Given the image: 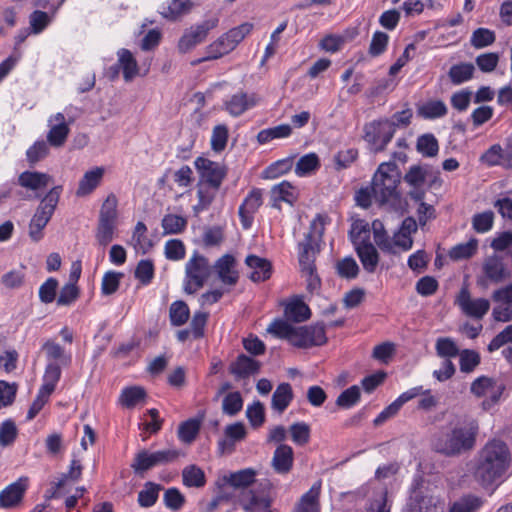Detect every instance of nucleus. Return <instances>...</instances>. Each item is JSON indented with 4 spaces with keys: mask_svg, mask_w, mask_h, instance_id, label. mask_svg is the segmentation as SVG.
Here are the masks:
<instances>
[{
    "mask_svg": "<svg viewBox=\"0 0 512 512\" xmlns=\"http://www.w3.org/2000/svg\"><path fill=\"white\" fill-rule=\"evenodd\" d=\"M511 464V453L505 442L488 441L476 454L470 471L474 480L487 489L500 482Z\"/></svg>",
    "mask_w": 512,
    "mask_h": 512,
    "instance_id": "1",
    "label": "nucleus"
},
{
    "mask_svg": "<svg viewBox=\"0 0 512 512\" xmlns=\"http://www.w3.org/2000/svg\"><path fill=\"white\" fill-rule=\"evenodd\" d=\"M267 331L274 336L286 339L295 347L310 348L326 343L327 337L323 324L294 327L284 320H274Z\"/></svg>",
    "mask_w": 512,
    "mask_h": 512,
    "instance_id": "2",
    "label": "nucleus"
},
{
    "mask_svg": "<svg viewBox=\"0 0 512 512\" xmlns=\"http://www.w3.org/2000/svg\"><path fill=\"white\" fill-rule=\"evenodd\" d=\"M400 183V173L394 162L381 163L375 172L371 190L374 200L381 206H395L400 194L397 190Z\"/></svg>",
    "mask_w": 512,
    "mask_h": 512,
    "instance_id": "3",
    "label": "nucleus"
},
{
    "mask_svg": "<svg viewBox=\"0 0 512 512\" xmlns=\"http://www.w3.org/2000/svg\"><path fill=\"white\" fill-rule=\"evenodd\" d=\"M257 471L253 468H245L231 472L223 477L225 485L229 486L238 494V505L245 512H252L257 505H263L262 500L254 486L257 482Z\"/></svg>",
    "mask_w": 512,
    "mask_h": 512,
    "instance_id": "4",
    "label": "nucleus"
},
{
    "mask_svg": "<svg viewBox=\"0 0 512 512\" xmlns=\"http://www.w3.org/2000/svg\"><path fill=\"white\" fill-rule=\"evenodd\" d=\"M479 426L476 420H469L457 426L436 443L437 451L451 456L474 447Z\"/></svg>",
    "mask_w": 512,
    "mask_h": 512,
    "instance_id": "5",
    "label": "nucleus"
},
{
    "mask_svg": "<svg viewBox=\"0 0 512 512\" xmlns=\"http://www.w3.org/2000/svg\"><path fill=\"white\" fill-rule=\"evenodd\" d=\"M62 192V186H55L42 198L29 223V236L38 242L43 238V229L53 216Z\"/></svg>",
    "mask_w": 512,
    "mask_h": 512,
    "instance_id": "6",
    "label": "nucleus"
},
{
    "mask_svg": "<svg viewBox=\"0 0 512 512\" xmlns=\"http://www.w3.org/2000/svg\"><path fill=\"white\" fill-rule=\"evenodd\" d=\"M117 223L118 199L115 194L111 193L103 201L99 211L95 237L100 246L106 247L113 241Z\"/></svg>",
    "mask_w": 512,
    "mask_h": 512,
    "instance_id": "7",
    "label": "nucleus"
},
{
    "mask_svg": "<svg viewBox=\"0 0 512 512\" xmlns=\"http://www.w3.org/2000/svg\"><path fill=\"white\" fill-rule=\"evenodd\" d=\"M324 218L318 214L310 223V231L299 244V264L302 273H311L315 270L314 261L318 252V242L324 233Z\"/></svg>",
    "mask_w": 512,
    "mask_h": 512,
    "instance_id": "8",
    "label": "nucleus"
},
{
    "mask_svg": "<svg viewBox=\"0 0 512 512\" xmlns=\"http://www.w3.org/2000/svg\"><path fill=\"white\" fill-rule=\"evenodd\" d=\"M210 273L211 266L208 260L194 252L185 265L184 291L187 294H194L204 286Z\"/></svg>",
    "mask_w": 512,
    "mask_h": 512,
    "instance_id": "9",
    "label": "nucleus"
},
{
    "mask_svg": "<svg viewBox=\"0 0 512 512\" xmlns=\"http://www.w3.org/2000/svg\"><path fill=\"white\" fill-rule=\"evenodd\" d=\"M395 133L394 124L389 119L371 121L364 126V140L373 153L383 151Z\"/></svg>",
    "mask_w": 512,
    "mask_h": 512,
    "instance_id": "10",
    "label": "nucleus"
},
{
    "mask_svg": "<svg viewBox=\"0 0 512 512\" xmlns=\"http://www.w3.org/2000/svg\"><path fill=\"white\" fill-rule=\"evenodd\" d=\"M181 455L177 449H164L155 452H149L146 449L139 451L130 467L136 474H143L153 467L165 465L174 462Z\"/></svg>",
    "mask_w": 512,
    "mask_h": 512,
    "instance_id": "11",
    "label": "nucleus"
},
{
    "mask_svg": "<svg viewBox=\"0 0 512 512\" xmlns=\"http://www.w3.org/2000/svg\"><path fill=\"white\" fill-rule=\"evenodd\" d=\"M194 165L199 174L200 185H206L214 191H218L226 177V167L219 162L204 157L196 158Z\"/></svg>",
    "mask_w": 512,
    "mask_h": 512,
    "instance_id": "12",
    "label": "nucleus"
},
{
    "mask_svg": "<svg viewBox=\"0 0 512 512\" xmlns=\"http://www.w3.org/2000/svg\"><path fill=\"white\" fill-rule=\"evenodd\" d=\"M504 387L493 378L480 376L476 378L470 386V392L477 398H485L481 404L484 410H489L495 405L502 393Z\"/></svg>",
    "mask_w": 512,
    "mask_h": 512,
    "instance_id": "13",
    "label": "nucleus"
},
{
    "mask_svg": "<svg viewBox=\"0 0 512 512\" xmlns=\"http://www.w3.org/2000/svg\"><path fill=\"white\" fill-rule=\"evenodd\" d=\"M219 23V18L213 16L204 20L200 24H196L187 29L178 42V49L181 53H186L193 49L198 44L202 43L209 31L216 28Z\"/></svg>",
    "mask_w": 512,
    "mask_h": 512,
    "instance_id": "14",
    "label": "nucleus"
},
{
    "mask_svg": "<svg viewBox=\"0 0 512 512\" xmlns=\"http://www.w3.org/2000/svg\"><path fill=\"white\" fill-rule=\"evenodd\" d=\"M455 305L467 317L481 320L490 309V302L486 298H472L468 287L463 286L455 299Z\"/></svg>",
    "mask_w": 512,
    "mask_h": 512,
    "instance_id": "15",
    "label": "nucleus"
},
{
    "mask_svg": "<svg viewBox=\"0 0 512 512\" xmlns=\"http://www.w3.org/2000/svg\"><path fill=\"white\" fill-rule=\"evenodd\" d=\"M73 120H66L63 113L51 115L48 119L49 131L47 133V141L53 147H61L67 140L70 133L69 124Z\"/></svg>",
    "mask_w": 512,
    "mask_h": 512,
    "instance_id": "16",
    "label": "nucleus"
},
{
    "mask_svg": "<svg viewBox=\"0 0 512 512\" xmlns=\"http://www.w3.org/2000/svg\"><path fill=\"white\" fill-rule=\"evenodd\" d=\"M484 278H479L477 283L486 286V280L493 283H500L507 277L506 268L501 256L492 254L487 256L482 264Z\"/></svg>",
    "mask_w": 512,
    "mask_h": 512,
    "instance_id": "17",
    "label": "nucleus"
},
{
    "mask_svg": "<svg viewBox=\"0 0 512 512\" xmlns=\"http://www.w3.org/2000/svg\"><path fill=\"white\" fill-rule=\"evenodd\" d=\"M410 504L411 512H443L444 500L431 491L415 493Z\"/></svg>",
    "mask_w": 512,
    "mask_h": 512,
    "instance_id": "18",
    "label": "nucleus"
},
{
    "mask_svg": "<svg viewBox=\"0 0 512 512\" xmlns=\"http://www.w3.org/2000/svg\"><path fill=\"white\" fill-rule=\"evenodd\" d=\"M28 487V478L21 477L0 492V507L9 509L21 503Z\"/></svg>",
    "mask_w": 512,
    "mask_h": 512,
    "instance_id": "19",
    "label": "nucleus"
},
{
    "mask_svg": "<svg viewBox=\"0 0 512 512\" xmlns=\"http://www.w3.org/2000/svg\"><path fill=\"white\" fill-rule=\"evenodd\" d=\"M247 430L242 422L229 424L224 429V438L218 441V449L221 454H230L235 449V444L245 439Z\"/></svg>",
    "mask_w": 512,
    "mask_h": 512,
    "instance_id": "20",
    "label": "nucleus"
},
{
    "mask_svg": "<svg viewBox=\"0 0 512 512\" xmlns=\"http://www.w3.org/2000/svg\"><path fill=\"white\" fill-rule=\"evenodd\" d=\"M259 100L260 99L256 94L238 92L232 95L225 102V109L231 116L238 117L247 110L255 107L258 104Z\"/></svg>",
    "mask_w": 512,
    "mask_h": 512,
    "instance_id": "21",
    "label": "nucleus"
},
{
    "mask_svg": "<svg viewBox=\"0 0 512 512\" xmlns=\"http://www.w3.org/2000/svg\"><path fill=\"white\" fill-rule=\"evenodd\" d=\"M262 205V192L260 189H253L244 199L239 207V216L242 226L247 229L251 226L253 215Z\"/></svg>",
    "mask_w": 512,
    "mask_h": 512,
    "instance_id": "22",
    "label": "nucleus"
},
{
    "mask_svg": "<svg viewBox=\"0 0 512 512\" xmlns=\"http://www.w3.org/2000/svg\"><path fill=\"white\" fill-rule=\"evenodd\" d=\"M321 480L316 481L311 488L301 496L292 512H320Z\"/></svg>",
    "mask_w": 512,
    "mask_h": 512,
    "instance_id": "23",
    "label": "nucleus"
},
{
    "mask_svg": "<svg viewBox=\"0 0 512 512\" xmlns=\"http://www.w3.org/2000/svg\"><path fill=\"white\" fill-rule=\"evenodd\" d=\"M294 463V452L291 446L280 444L274 451L271 466L278 474H288Z\"/></svg>",
    "mask_w": 512,
    "mask_h": 512,
    "instance_id": "24",
    "label": "nucleus"
},
{
    "mask_svg": "<svg viewBox=\"0 0 512 512\" xmlns=\"http://www.w3.org/2000/svg\"><path fill=\"white\" fill-rule=\"evenodd\" d=\"M297 197V189L290 182L282 181L281 183L274 185L271 189V206L273 208L280 209L281 202L293 205L297 200Z\"/></svg>",
    "mask_w": 512,
    "mask_h": 512,
    "instance_id": "25",
    "label": "nucleus"
},
{
    "mask_svg": "<svg viewBox=\"0 0 512 512\" xmlns=\"http://www.w3.org/2000/svg\"><path fill=\"white\" fill-rule=\"evenodd\" d=\"M214 268L223 284L233 286L237 283L239 276L235 270V259L233 256L229 254L223 255L216 261Z\"/></svg>",
    "mask_w": 512,
    "mask_h": 512,
    "instance_id": "26",
    "label": "nucleus"
},
{
    "mask_svg": "<svg viewBox=\"0 0 512 512\" xmlns=\"http://www.w3.org/2000/svg\"><path fill=\"white\" fill-rule=\"evenodd\" d=\"M105 169L103 167H95L84 173L79 180L76 196L85 197L90 195L102 182Z\"/></svg>",
    "mask_w": 512,
    "mask_h": 512,
    "instance_id": "27",
    "label": "nucleus"
},
{
    "mask_svg": "<svg viewBox=\"0 0 512 512\" xmlns=\"http://www.w3.org/2000/svg\"><path fill=\"white\" fill-rule=\"evenodd\" d=\"M42 351L45 354L47 363L57 362L64 367L69 366L72 362V356L53 339L46 340L42 345Z\"/></svg>",
    "mask_w": 512,
    "mask_h": 512,
    "instance_id": "28",
    "label": "nucleus"
},
{
    "mask_svg": "<svg viewBox=\"0 0 512 512\" xmlns=\"http://www.w3.org/2000/svg\"><path fill=\"white\" fill-rule=\"evenodd\" d=\"M355 250L364 270L368 273L375 272L379 263V253L375 246L368 241L355 245Z\"/></svg>",
    "mask_w": 512,
    "mask_h": 512,
    "instance_id": "29",
    "label": "nucleus"
},
{
    "mask_svg": "<svg viewBox=\"0 0 512 512\" xmlns=\"http://www.w3.org/2000/svg\"><path fill=\"white\" fill-rule=\"evenodd\" d=\"M246 265L252 269L250 279L254 282L265 281L271 276V263L256 255H248L245 259Z\"/></svg>",
    "mask_w": 512,
    "mask_h": 512,
    "instance_id": "30",
    "label": "nucleus"
},
{
    "mask_svg": "<svg viewBox=\"0 0 512 512\" xmlns=\"http://www.w3.org/2000/svg\"><path fill=\"white\" fill-rule=\"evenodd\" d=\"M52 181V177L42 172L24 171L18 177V184L29 190L45 188Z\"/></svg>",
    "mask_w": 512,
    "mask_h": 512,
    "instance_id": "31",
    "label": "nucleus"
},
{
    "mask_svg": "<svg viewBox=\"0 0 512 512\" xmlns=\"http://www.w3.org/2000/svg\"><path fill=\"white\" fill-rule=\"evenodd\" d=\"M260 363L245 354L239 355L230 365V371L238 378H245L257 373Z\"/></svg>",
    "mask_w": 512,
    "mask_h": 512,
    "instance_id": "32",
    "label": "nucleus"
},
{
    "mask_svg": "<svg viewBox=\"0 0 512 512\" xmlns=\"http://www.w3.org/2000/svg\"><path fill=\"white\" fill-rule=\"evenodd\" d=\"M233 50V47L230 45L228 39H225V35L223 34L206 47V56L194 61L193 64L219 59Z\"/></svg>",
    "mask_w": 512,
    "mask_h": 512,
    "instance_id": "33",
    "label": "nucleus"
},
{
    "mask_svg": "<svg viewBox=\"0 0 512 512\" xmlns=\"http://www.w3.org/2000/svg\"><path fill=\"white\" fill-rule=\"evenodd\" d=\"M118 64L123 72L126 82L132 81L139 72L138 64L132 53L127 49H120L117 52Z\"/></svg>",
    "mask_w": 512,
    "mask_h": 512,
    "instance_id": "34",
    "label": "nucleus"
},
{
    "mask_svg": "<svg viewBox=\"0 0 512 512\" xmlns=\"http://www.w3.org/2000/svg\"><path fill=\"white\" fill-rule=\"evenodd\" d=\"M293 400V391L289 383H281L272 395L271 406L279 413H283Z\"/></svg>",
    "mask_w": 512,
    "mask_h": 512,
    "instance_id": "35",
    "label": "nucleus"
},
{
    "mask_svg": "<svg viewBox=\"0 0 512 512\" xmlns=\"http://www.w3.org/2000/svg\"><path fill=\"white\" fill-rule=\"evenodd\" d=\"M447 106L441 100H429L417 107L418 116L423 119H437L447 114Z\"/></svg>",
    "mask_w": 512,
    "mask_h": 512,
    "instance_id": "36",
    "label": "nucleus"
},
{
    "mask_svg": "<svg viewBox=\"0 0 512 512\" xmlns=\"http://www.w3.org/2000/svg\"><path fill=\"white\" fill-rule=\"evenodd\" d=\"M371 230L373 232V237L375 244L383 251L390 254H395L394 245L392 243L391 238L387 234L383 223L376 219L371 224Z\"/></svg>",
    "mask_w": 512,
    "mask_h": 512,
    "instance_id": "37",
    "label": "nucleus"
},
{
    "mask_svg": "<svg viewBox=\"0 0 512 512\" xmlns=\"http://www.w3.org/2000/svg\"><path fill=\"white\" fill-rule=\"evenodd\" d=\"M474 72L475 67L472 63L461 62L450 67L448 76L454 85H460L471 80Z\"/></svg>",
    "mask_w": 512,
    "mask_h": 512,
    "instance_id": "38",
    "label": "nucleus"
},
{
    "mask_svg": "<svg viewBox=\"0 0 512 512\" xmlns=\"http://www.w3.org/2000/svg\"><path fill=\"white\" fill-rule=\"evenodd\" d=\"M284 314L287 320L299 323L309 319L311 312L303 301L296 299L286 305Z\"/></svg>",
    "mask_w": 512,
    "mask_h": 512,
    "instance_id": "39",
    "label": "nucleus"
},
{
    "mask_svg": "<svg viewBox=\"0 0 512 512\" xmlns=\"http://www.w3.org/2000/svg\"><path fill=\"white\" fill-rule=\"evenodd\" d=\"M57 362L47 363L43 375V384L40 387L46 394H52L61 378V367Z\"/></svg>",
    "mask_w": 512,
    "mask_h": 512,
    "instance_id": "40",
    "label": "nucleus"
},
{
    "mask_svg": "<svg viewBox=\"0 0 512 512\" xmlns=\"http://www.w3.org/2000/svg\"><path fill=\"white\" fill-rule=\"evenodd\" d=\"M192 8L190 0H170L166 7H163L161 14L168 20H177L187 14Z\"/></svg>",
    "mask_w": 512,
    "mask_h": 512,
    "instance_id": "41",
    "label": "nucleus"
},
{
    "mask_svg": "<svg viewBox=\"0 0 512 512\" xmlns=\"http://www.w3.org/2000/svg\"><path fill=\"white\" fill-rule=\"evenodd\" d=\"M320 166L319 157L315 153L301 156L296 162L294 172L299 177L311 175Z\"/></svg>",
    "mask_w": 512,
    "mask_h": 512,
    "instance_id": "42",
    "label": "nucleus"
},
{
    "mask_svg": "<svg viewBox=\"0 0 512 512\" xmlns=\"http://www.w3.org/2000/svg\"><path fill=\"white\" fill-rule=\"evenodd\" d=\"M164 235L181 234L187 226L186 218L176 215L167 214L161 221Z\"/></svg>",
    "mask_w": 512,
    "mask_h": 512,
    "instance_id": "43",
    "label": "nucleus"
},
{
    "mask_svg": "<svg viewBox=\"0 0 512 512\" xmlns=\"http://www.w3.org/2000/svg\"><path fill=\"white\" fill-rule=\"evenodd\" d=\"M370 230L371 226L367 221L362 219L355 220L349 231V236L354 246L370 241Z\"/></svg>",
    "mask_w": 512,
    "mask_h": 512,
    "instance_id": "44",
    "label": "nucleus"
},
{
    "mask_svg": "<svg viewBox=\"0 0 512 512\" xmlns=\"http://www.w3.org/2000/svg\"><path fill=\"white\" fill-rule=\"evenodd\" d=\"M416 149L424 157H435L439 151L438 140L433 134H423L417 139Z\"/></svg>",
    "mask_w": 512,
    "mask_h": 512,
    "instance_id": "45",
    "label": "nucleus"
},
{
    "mask_svg": "<svg viewBox=\"0 0 512 512\" xmlns=\"http://www.w3.org/2000/svg\"><path fill=\"white\" fill-rule=\"evenodd\" d=\"M190 316L188 305L181 300L175 301L170 305L169 318L173 326L184 325Z\"/></svg>",
    "mask_w": 512,
    "mask_h": 512,
    "instance_id": "46",
    "label": "nucleus"
},
{
    "mask_svg": "<svg viewBox=\"0 0 512 512\" xmlns=\"http://www.w3.org/2000/svg\"><path fill=\"white\" fill-rule=\"evenodd\" d=\"M146 397V392L142 387L131 386L122 390L119 401L126 408L135 407Z\"/></svg>",
    "mask_w": 512,
    "mask_h": 512,
    "instance_id": "47",
    "label": "nucleus"
},
{
    "mask_svg": "<svg viewBox=\"0 0 512 512\" xmlns=\"http://www.w3.org/2000/svg\"><path fill=\"white\" fill-rule=\"evenodd\" d=\"M478 249V240L471 238L465 243H460L451 248L449 257L453 260H462L472 257Z\"/></svg>",
    "mask_w": 512,
    "mask_h": 512,
    "instance_id": "48",
    "label": "nucleus"
},
{
    "mask_svg": "<svg viewBox=\"0 0 512 512\" xmlns=\"http://www.w3.org/2000/svg\"><path fill=\"white\" fill-rule=\"evenodd\" d=\"M496 40L495 32L488 28H477L472 32L470 44L475 49H483L492 45Z\"/></svg>",
    "mask_w": 512,
    "mask_h": 512,
    "instance_id": "49",
    "label": "nucleus"
},
{
    "mask_svg": "<svg viewBox=\"0 0 512 512\" xmlns=\"http://www.w3.org/2000/svg\"><path fill=\"white\" fill-rule=\"evenodd\" d=\"M183 483L187 487H202L205 485V474L195 465L187 466L182 472Z\"/></svg>",
    "mask_w": 512,
    "mask_h": 512,
    "instance_id": "50",
    "label": "nucleus"
},
{
    "mask_svg": "<svg viewBox=\"0 0 512 512\" xmlns=\"http://www.w3.org/2000/svg\"><path fill=\"white\" fill-rule=\"evenodd\" d=\"M480 354L471 349H464L459 354L460 371L463 373H472L480 364Z\"/></svg>",
    "mask_w": 512,
    "mask_h": 512,
    "instance_id": "51",
    "label": "nucleus"
},
{
    "mask_svg": "<svg viewBox=\"0 0 512 512\" xmlns=\"http://www.w3.org/2000/svg\"><path fill=\"white\" fill-rule=\"evenodd\" d=\"M436 353L439 357L450 359L459 356L460 352L457 344L452 338H438L435 344Z\"/></svg>",
    "mask_w": 512,
    "mask_h": 512,
    "instance_id": "52",
    "label": "nucleus"
},
{
    "mask_svg": "<svg viewBox=\"0 0 512 512\" xmlns=\"http://www.w3.org/2000/svg\"><path fill=\"white\" fill-rule=\"evenodd\" d=\"M292 441L298 446L306 445L310 440L311 429L305 422H295L289 427Z\"/></svg>",
    "mask_w": 512,
    "mask_h": 512,
    "instance_id": "53",
    "label": "nucleus"
},
{
    "mask_svg": "<svg viewBox=\"0 0 512 512\" xmlns=\"http://www.w3.org/2000/svg\"><path fill=\"white\" fill-rule=\"evenodd\" d=\"M160 489V485L154 484L152 482H147L144 485V488L138 494L139 505L141 507L153 506L158 499V493Z\"/></svg>",
    "mask_w": 512,
    "mask_h": 512,
    "instance_id": "54",
    "label": "nucleus"
},
{
    "mask_svg": "<svg viewBox=\"0 0 512 512\" xmlns=\"http://www.w3.org/2000/svg\"><path fill=\"white\" fill-rule=\"evenodd\" d=\"M428 171L420 165L411 166L404 176V181L413 188H421L427 178Z\"/></svg>",
    "mask_w": 512,
    "mask_h": 512,
    "instance_id": "55",
    "label": "nucleus"
},
{
    "mask_svg": "<svg viewBox=\"0 0 512 512\" xmlns=\"http://www.w3.org/2000/svg\"><path fill=\"white\" fill-rule=\"evenodd\" d=\"M200 429V421L197 419H188L184 421L178 429V437L184 443H191L197 436Z\"/></svg>",
    "mask_w": 512,
    "mask_h": 512,
    "instance_id": "56",
    "label": "nucleus"
},
{
    "mask_svg": "<svg viewBox=\"0 0 512 512\" xmlns=\"http://www.w3.org/2000/svg\"><path fill=\"white\" fill-rule=\"evenodd\" d=\"M253 30V24L249 22H245L240 24L237 27L230 29L228 32L224 33L225 39L227 38L230 45L235 49L238 44L251 33Z\"/></svg>",
    "mask_w": 512,
    "mask_h": 512,
    "instance_id": "57",
    "label": "nucleus"
},
{
    "mask_svg": "<svg viewBox=\"0 0 512 512\" xmlns=\"http://www.w3.org/2000/svg\"><path fill=\"white\" fill-rule=\"evenodd\" d=\"M494 223V213L491 210L477 213L472 217V227L477 233L490 231Z\"/></svg>",
    "mask_w": 512,
    "mask_h": 512,
    "instance_id": "58",
    "label": "nucleus"
},
{
    "mask_svg": "<svg viewBox=\"0 0 512 512\" xmlns=\"http://www.w3.org/2000/svg\"><path fill=\"white\" fill-rule=\"evenodd\" d=\"M49 153V144L44 140L36 141L26 151L27 161L30 165H35L44 159Z\"/></svg>",
    "mask_w": 512,
    "mask_h": 512,
    "instance_id": "59",
    "label": "nucleus"
},
{
    "mask_svg": "<svg viewBox=\"0 0 512 512\" xmlns=\"http://www.w3.org/2000/svg\"><path fill=\"white\" fill-rule=\"evenodd\" d=\"M243 407V399L239 392L228 393L222 402V411L224 414L234 416L241 411Z\"/></svg>",
    "mask_w": 512,
    "mask_h": 512,
    "instance_id": "60",
    "label": "nucleus"
},
{
    "mask_svg": "<svg viewBox=\"0 0 512 512\" xmlns=\"http://www.w3.org/2000/svg\"><path fill=\"white\" fill-rule=\"evenodd\" d=\"M18 435L15 422L7 419L0 424V446L6 447L14 443Z\"/></svg>",
    "mask_w": 512,
    "mask_h": 512,
    "instance_id": "61",
    "label": "nucleus"
},
{
    "mask_svg": "<svg viewBox=\"0 0 512 512\" xmlns=\"http://www.w3.org/2000/svg\"><path fill=\"white\" fill-rule=\"evenodd\" d=\"M184 243L179 239H170L165 243L164 254L168 260L179 261L185 257Z\"/></svg>",
    "mask_w": 512,
    "mask_h": 512,
    "instance_id": "62",
    "label": "nucleus"
},
{
    "mask_svg": "<svg viewBox=\"0 0 512 512\" xmlns=\"http://www.w3.org/2000/svg\"><path fill=\"white\" fill-rule=\"evenodd\" d=\"M482 503L481 498L469 495L455 502L449 512H475Z\"/></svg>",
    "mask_w": 512,
    "mask_h": 512,
    "instance_id": "63",
    "label": "nucleus"
},
{
    "mask_svg": "<svg viewBox=\"0 0 512 512\" xmlns=\"http://www.w3.org/2000/svg\"><path fill=\"white\" fill-rule=\"evenodd\" d=\"M336 269L341 277L347 279L355 278L359 273V266L352 257H345L338 261Z\"/></svg>",
    "mask_w": 512,
    "mask_h": 512,
    "instance_id": "64",
    "label": "nucleus"
}]
</instances>
